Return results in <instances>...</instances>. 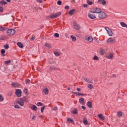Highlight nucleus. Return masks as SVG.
I'll return each instance as SVG.
<instances>
[{
  "instance_id": "obj_28",
  "label": "nucleus",
  "mask_w": 127,
  "mask_h": 127,
  "mask_svg": "<svg viewBox=\"0 0 127 127\" xmlns=\"http://www.w3.org/2000/svg\"><path fill=\"white\" fill-rule=\"evenodd\" d=\"M0 3L1 4V5H3V4H6V3H7V2H6V1H4V0H2V1H0Z\"/></svg>"
},
{
  "instance_id": "obj_40",
  "label": "nucleus",
  "mask_w": 127,
  "mask_h": 127,
  "mask_svg": "<svg viewBox=\"0 0 127 127\" xmlns=\"http://www.w3.org/2000/svg\"><path fill=\"white\" fill-rule=\"evenodd\" d=\"M37 106H38V107H39V106H43V104H42V103L41 102H38L37 103Z\"/></svg>"
},
{
  "instance_id": "obj_62",
  "label": "nucleus",
  "mask_w": 127,
  "mask_h": 127,
  "mask_svg": "<svg viewBox=\"0 0 127 127\" xmlns=\"http://www.w3.org/2000/svg\"><path fill=\"white\" fill-rule=\"evenodd\" d=\"M35 116H33L32 118V120H35Z\"/></svg>"
},
{
  "instance_id": "obj_44",
  "label": "nucleus",
  "mask_w": 127,
  "mask_h": 127,
  "mask_svg": "<svg viewBox=\"0 0 127 127\" xmlns=\"http://www.w3.org/2000/svg\"><path fill=\"white\" fill-rule=\"evenodd\" d=\"M57 4L59 5H61V4H62V1L61 0H58L57 2Z\"/></svg>"
},
{
  "instance_id": "obj_46",
  "label": "nucleus",
  "mask_w": 127,
  "mask_h": 127,
  "mask_svg": "<svg viewBox=\"0 0 127 127\" xmlns=\"http://www.w3.org/2000/svg\"><path fill=\"white\" fill-rule=\"evenodd\" d=\"M1 54H4L5 53V50L4 49L1 50Z\"/></svg>"
},
{
  "instance_id": "obj_50",
  "label": "nucleus",
  "mask_w": 127,
  "mask_h": 127,
  "mask_svg": "<svg viewBox=\"0 0 127 127\" xmlns=\"http://www.w3.org/2000/svg\"><path fill=\"white\" fill-rule=\"evenodd\" d=\"M37 2H38L39 3H42V0H36Z\"/></svg>"
},
{
  "instance_id": "obj_52",
  "label": "nucleus",
  "mask_w": 127,
  "mask_h": 127,
  "mask_svg": "<svg viewBox=\"0 0 127 127\" xmlns=\"http://www.w3.org/2000/svg\"><path fill=\"white\" fill-rule=\"evenodd\" d=\"M65 9H69V8H70V7L68 5H66L64 7Z\"/></svg>"
},
{
  "instance_id": "obj_9",
  "label": "nucleus",
  "mask_w": 127,
  "mask_h": 127,
  "mask_svg": "<svg viewBox=\"0 0 127 127\" xmlns=\"http://www.w3.org/2000/svg\"><path fill=\"white\" fill-rule=\"evenodd\" d=\"M15 95L17 96V97H21V90L16 89L15 91Z\"/></svg>"
},
{
  "instance_id": "obj_1",
  "label": "nucleus",
  "mask_w": 127,
  "mask_h": 127,
  "mask_svg": "<svg viewBox=\"0 0 127 127\" xmlns=\"http://www.w3.org/2000/svg\"><path fill=\"white\" fill-rule=\"evenodd\" d=\"M60 15H61V12H58L55 14L52 13L51 15L47 17V18H57V17H59Z\"/></svg>"
},
{
  "instance_id": "obj_16",
  "label": "nucleus",
  "mask_w": 127,
  "mask_h": 127,
  "mask_svg": "<svg viewBox=\"0 0 127 127\" xmlns=\"http://www.w3.org/2000/svg\"><path fill=\"white\" fill-rule=\"evenodd\" d=\"M43 93H44V94L45 95H48V93H49V90H48V88H46V89L43 90Z\"/></svg>"
},
{
  "instance_id": "obj_41",
  "label": "nucleus",
  "mask_w": 127,
  "mask_h": 127,
  "mask_svg": "<svg viewBox=\"0 0 127 127\" xmlns=\"http://www.w3.org/2000/svg\"><path fill=\"white\" fill-rule=\"evenodd\" d=\"M24 91L26 95H28V92L27 89H24Z\"/></svg>"
},
{
  "instance_id": "obj_2",
  "label": "nucleus",
  "mask_w": 127,
  "mask_h": 127,
  "mask_svg": "<svg viewBox=\"0 0 127 127\" xmlns=\"http://www.w3.org/2000/svg\"><path fill=\"white\" fill-rule=\"evenodd\" d=\"M91 13H97L99 14L102 11V9L100 8L96 7L93 8L92 10L89 11Z\"/></svg>"
},
{
  "instance_id": "obj_53",
  "label": "nucleus",
  "mask_w": 127,
  "mask_h": 127,
  "mask_svg": "<svg viewBox=\"0 0 127 127\" xmlns=\"http://www.w3.org/2000/svg\"><path fill=\"white\" fill-rule=\"evenodd\" d=\"M105 29L106 30L107 32H108V30H109V29H110V28H109L108 27H105Z\"/></svg>"
},
{
  "instance_id": "obj_33",
  "label": "nucleus",
  "mask_w": 127,
  "mask_h": 127,
  "mask_svg": "<svg viewBox=\"0 0 127 127\" xmlns=\"http://www.w3.org/2000/svg\"><path fill=\"white\" fill-rule=\"evenodd\" d=\"M10 63H11V61L10 60H9L8 61L4 62L5 65H7L8 64H9Z\"/></svg>"
},
{
  "instance_id": "obj_35",
  "label": "nucleus",
  "mask_w": 127,
  "mask_h": 127,
  "mask_svg": "<svg viewBox=\"0 0 127 127\" xmlns=\"http://www.w3.org/2000/svg\"><path fill=\"white\" fill-rule=\"evenodd\" d=\"M45 46H46V47H48V48H51V45L47 43L45 44Z\"/></svg>"
},
{
  "instance_id": "obj_7",
  "label": "nucleus",
  "mask_w": 127,
  "mask_h": 127,
  "mask_svg": "<svg viewBox=\"0 0 127 127\" xmlns=\"http://www.w3.org/2000/svg\"><path fill=\"white\" fill-rule=\"evenodd\" d=\"M107 43H115L116 42V38L114 37L113 38H110L108 40H107Z\"/></svg>"
},
{
  "instance_id": "obj_59",
  "label": "nucleus",
  "mask_w": 127,
  "mask_h": 127,
  "mask_svg": "<svg viewBox=\"0 0 127 127\" xmlns=\"http://www.w3.org/2000/svg\"><path fill=\"white\" fill-rule=\"evenodd\" d=\"M81 108H82V109H83V110H86V107H85V106H82Z\"/></svg>"
},
{
  "instance_id": "obj_13",
  "label": "nucleus",
  "mask_w": 127,
  "mask_h": 127,
  "mask_svg": "<svg viewBox=\"0 0 127 127\" xmlns=\"http://www.w3.org/2000/svg\"><path fill=\"white\" fill-rule=\"evenodd\" d=\"M98 117L99 118V119H100L101 121H104L105 119V118L104 117V116L102 114H98Z\"/></svg>"
},
{
  "instance_id": "obj_51",
  "label": "nucleus",
  "mask_w": 127,
  "mask_h": 127,
  "mask_svg": "<svg viewBox=\"0 0 127 127\" xmlns=\"http://www.w3.org/2000/svg\"><path fill=\"white\" fill-rule=\"evenodd\" d=\"M53 111H56L57 110H58V108L57 107H54L53 108Z\"/></svg>"
},
{
  "instance_id": "obj_20",
  "label": "nucleus",
  "mask_w": 127,
  "mask_h": 127,
  "mask_svg": "<svg viewBox=\"0 0 127 127\" xmlns=\"http://www.w3.org/2000/svg\"><path fill=\"white\" fill-rule=\"evenodd\" d=\"M87 106L89 108V109H92V102L88 101L87 103Z\"/></svg>"
},
{
  "instance_id": "obj_23",
  "label": "nucleus",
  "mask_w": 127,
  "mask_h": 127,
  "mask_svg": "<svg viewBox=\"0 0 127 127\" xmlns=\"http://www.w3.org/2000/svg\"><path fill=\"white\" fill-rule=\"evenodd\" d=\"M66 123H67V124H70V123H74V121L70 118H68L66 120Z\"/></svg>"
},
{
  "instance_id": "obj_22",
  "label": "nucleus",
  "mask_w": 127,
  "mask_h": 127,
  "mask_svg": "<svg viewBox=\"0 0 127 127\" xmlns=\"http://www.w3.org/2000/svg\"><path fill=\"white\" fill-rule=\"evenodd\" d=\"M105 52H106V51H105V50L101 49L100 50L99 53H100V55H104V54H105Z\"/></svg>"
},
{
  "instance_id": "obj_14",
  "label": "nucleus",
  "mask_w": 127,
  "mask_h": 127,
  "mask_svg": "<svg viewBox=\"0 0 127 127\" xmlns=\"http://www.w3.org/2000/svg\"><path fill=\"white\" fill-rule=\"evenodd\" d=\"M75 11L76 10H75V9H72L69 10L68 14H69V15H73V14L75 13Z\"/></svg>"
},
{
  "instance_id": "obj_24",
  "label": "nucleus",
  "mask_w": 127,
  "mask_h": 127,
  "mask_svg": "<svg viewBox=\"0 0 127 127\" xmlns=\"http://www.w3.org/2000/svg\"><path fill=\"white\" fill-rule=\"evenodd\" d=\"M7 30V28H3L2 26L0 27V31H5Z\"/></svg>"
},
{
  "instance_id": "obj_29",
  "label": "nucleus",
  "mask_w": 127,
  "mask_h": 127,
  "mask_svg": "<svg viewBox=\"0 0 127 127\" xmlns=\"http://www.w3.org/2000/svg\"><path fill=\"white\" fill-rule=\"evenodd\" d=\"M31 109L33 110V111H37V107L35 105H33V107H31Z\"/></svg>"
},
{
  "instance_id": "obj_57",
  "label": "nucleus",
  "mask_w": 127,
  "mask_h": 127,
  "mask_svg": "<svg viewBox=\"0 0 127 127\" xmlns=\"http://www.w3.org/2000/svg\"><path fill=\"white\" fill-rule=\"evenodd\" d=\"M83 6H84V7H88V4H83Z\"/></svg>"
},
{
  "instance_id": "obj_43",
  "label": "nucleus",
  "mask_w": 127,
  "mask_h": 127,
  "mask_svg": "<svg viewBox=\"0 0 127 127\" xmlns=\"http://www.w3.org/2000/svg\"><path fill=\"white\" fill-rule=\"evenodd\" d=\"M45 109V106H44L42 108H41V113H43Z\"/></svg>"
},
{
  "instance_id": "obj_18",
  "label": "nucleus",
  "mask_w": 127,
  "mask_h": 127,
  "mask_svg": "<svg viewBox=\"0 0 127 127\" xmlns=\"http://www.w3.org/2000/svg\"><path fill=\"white\" fill-rule=\"evenodd\" d=\"M84 81L86 83H91V84H93V81L92 80H90L89 78H84Z\"/></svg>"
},
{
  "instance_id": "obj_3",
  "label": "nucleus",
  "mask_w": 127,
  "mask_h": 127,
  "mask_svg": "<svg viewBox=\"0 0 127 127\" xmlns=\"http://www.w3.org/2000/svg\"><path fill=\"white\" fill-rule=\"evenodd\" d=\"M26 100V97H23V98H20V101L18 100L17 103L18 105H20L21 107H23L24 106V102Z\"/></svg>"
},
{
  "instance_id": "obj_49",
  "label": "nucleus",
  "mask_w": 127,
  "mask_h": 127,
  "mask_svg": "<svg viewBox=\"0 0 127 127\" xmlns=\"http://www.w3.org/2000/svg\"><path fill=\"white\" fill-rule=\"evenodd\" d=\"M3 11V7L0 6V12H2Z\"/></svg>"
},
{
  "instance_id": "obj_32",
  "label": "nucleus",
  "mask_w": 127,
  "mask_h": 127,
  "mask_svg": "<svg viewBox=\"0 0 127 127\" xmlns=\"http://www.w3.org/2000/svg\"><path fill=\"white\" fill-rule=\"evenodd\" d=\"M77 109H74L72 111V114L73 115H77L78 114V111H77Z\"/></svg>"
},
{
  "instance_id": "obj_56",
  "label": "nucleus",
  "mask_w": 127,
  "mask_h": 127,
  "mask_svg": "<svg viewBox=\"0 0 127 127\" xmlns=\"http://www.w3.org/2000/svg\"><path fill=\"white\" fill-rule=\"evenodd\" d=\"M77 92H81V88H77Z\"/></svg>"
},
{
  "instance_id": "obj_34",
  "label": "nucleus",
  "mask_w": 127,
  "mask_h": 127,
  "mask_svg": "<svg viewBox=\"0 0 127 127\" xmlns=\"http://www.w3.org/2000/svg\"><path fill=\"white\" fill-rule=\"evenodd\" d=\"M83 123L84 125H88V120H87V119H84Z\"/></svg>"
},
{
  "instance_id": "obj_38",
  "label": "nucleus",
  "mask_w": 127,
  "mask_h": 127,
  "mask_svg": "<svg viewBox=\"0 0 127 127\" xmlns=\"http://www.w3.org/2000/svg\"><path fill=\"white\" fill-rule=\"evenodd\" d=\"M3 97L1 94H0V102H3Z\"/></svg>"
},
{
  "instance_id": "obj_11",
  "label": "nucleus",
  "mask_w": 127,
  "mask_h": 127,
  "mask_svg": "<svg viewBox=\"0 0 127 127\" xmlns=\"http://www.w3.org/2000/svg\"><path fill=\"white\" fill-rule=\"evenodd\" d=\"M85 40L86 41H88V42H92L93 40V39L92 37L89 36V37H86L85 38Z\"/></svg>"
},
{
  "instance_id": "obj_26",
  "label": "nucleus",
  "mask_w": 127,
  "mask_h": 127,
  "mask_svg": "<svg viewBox=\"0 0 127 127\" xmlns=\"http://www.w3.org/2000/svg\"><path fill=\"white\" fill-rule=\"evenodd\" d=\"M54 54L55 55V56H56L57 57H58L59 56H60V53H59V52L55 51L54 52Z\"/></svg>"
},
{
  "instance_id": "obj_42",
  "label": "nucleus",
  "mask_w": 127,
  "mask_h": 127,
  "mask_svg": "<svg viewBox=\"0 0 127 127\" xmlns=\"http://www.w3.org/2000/svg\"><path fill=\"white\" fill-rule=\"evenodd\" d=\"M5 49H8L9 48V46L8 45H5L4 46Z\"/></svg>"
},
{
  "instance_id": "obj_63",
  "label": "nucleus",
  "mask_w": 127,
  "mask_h": 127,
  "mask_svg": "<svg viewBox=\"0 0 127 127\" xmlns=\"http://www.w3.org/2000/svg\"><path fill=\"white\" fill-rule=\"evenodd\" d=\"M39 118L40 119H42V115H40V116H39Z\"/></svg>"
},
{
  "instance_id": "obj_37",
  "label": "nucleus",
  "mask_w": 127,
  "mask_h": 127,
  "mask_svg": "<svg viewBox=\"0 0 127 127\" xmlns=\"http://www.w3.org/2000/svg\"><path fill=\"white\" fill-rule=\"evenodd\" d=\"M50 70H54L58 69V68L54 66H50Z\"/></svg>"
},
{
  "instance_id": "obj_30",
  "label": "nucleus",
  "mask_w": 127,
  "mask_h": 127,
  "mask_svg": "<svg viewBox=\"0 0 127 127\" xmlns=\"http://www.w3.org/2000/svg\"><path fill=\"white\" fill-rule=\"evenodd\" d=\"M88 88L89 89H90V90H92V89H93V88H94V86L93 85V84H89L87 86Z\"/></svg>"
},
{
  "instance_id": "obj_15",
  "label": "nucleus",
  "mask_w": 127,
  "mask_h": 127,
  "mask_svg": "<svg viewBox=\"0 0 127 127\" xmlns=\"http://www.w3.org/2000/svg\"><path fill=\"white\" fill-rule=\"evenodd\" d=\"M101 4H103V5H105V4H107V1L106 0H98V2H101Z\"/></svg>"
},
{
  "instance_id": "obj_10",
  "label": "nucleus",
  "mask_w": 127,
  "mask_h": 127,
  "mask_svg": "<svg viewBox=\"0 0 127 127\" xmlns=\"http://www.w3.org/2000/svg\"><path fill=\"white\" fill-rule=\"evenodd\" d=\"M87 16L90 18V19H95V18H96V15L94 14L88 13Z\"/></svg>"
},
{
  "instance_id": "obj_8",
  "label": "nucleus",
  "mask_w": 127,
  "mask_h": 127,
  "mask_svg": "<svg viewBox=\"0 0 127 127\" xmlns=\"http://www.w3.org/2000/svg\"><path fill=\"white\" fill-rule=\"evenodd\" d=\"M73 28L75 29V30H79L81 29V26L79 25V24H76V23H73Z\"/></svg>"
},
{
  "instance_id": "obj_61",
  "label": "nucleus",
  "mask_w": 127,
  "mask_h": 127,
  "mask_svg": "<svg viewBox=\"0 0 127 127\" xmlns=\"http://www.w3.org/2000/svg\"><path fill=\"white\" fill-rule=\"evenodd\" d=\"M54 63H56V62L55 61H53L52 63L50 62V64H54Z\"/></svg>"
},
{
  "instance_id": "obj_12",
  "label": "nucleus",
  "mask_w": 127,
  "mask_h": 127,
  "mask_svg": "<svg viewBox=\"0 0 127 127\" xmlns=\"http://www.w3.org/2000/svg\"><path fill=\"white\" fill-rule=\"evenodd\" d=\"M11 86H12L14 88H18V87H19V86H20V84L19 83L13 82L11 83Z\"/></svg>"
},
{
  "instance_id": "obj_45",
  "label": "nucleus",
  "mask_w": 127,
  "mask_h": 127,
  "mask_svg": "<svg viewBox=\"0 0 127 127\" xmlns=\"http://www.w3.org/2000/svg\"><path fill=\"white\" fill-rule=\"evenodd\" d=\"M15 109H20V107L18 106V105H14Z\"/></svg>"
},
{
  "instance_id": "obj_60",
  "label": "nucleus",
  "mask_w": 127,
  "mask_h": 127,
  "mask_svg": "<svg viewBox=\"0 0 127 127\" xmlns=\"http://www.w3.org/2000/svg\"><path fill=\"white\" fill-rule=\"evenodd\" d=\"M34 39H35V37H33L30 39V40L32 41V40H34Z\"/></svg>"
},
{
  "instance_id": "obj_64",
  "label": "nucleus",
  "mask_w": 127,
  "mask_h": 127,
  "mask_svg": "<svg viewBox=\"0 0 127 127\" xmlns=\"http://www.w3.org/2000/svg\"><path fill=\"white\" fill-rule=\"evenodd\" d=\"M7 2H10V0H5Z\"/></svg>"
},
{
  "instance_id": "obj_39",
  "label": "nucleus",
  "mask_w": 127,
  "mask_h": 127,
  "mask_svg": "<svg viewBox=\"0 0 127 127\" xmlns=\"http://www.w3.org/2000/svg\"><path fill=\"white\" fill-rule=\"evenodd\" d=\"M87 3H88V4H89V5H92V4H93V2H92L89 0H87Z\"/></svg>"
},
{
  "instance_id": "obj_48",
  "label": "nucleus",
  "mask_w": 127,
  "mask_h": 127,
  "mask_svg": "<svg viewBox=\"0 0 127 127\" xmlns=\"http://www.w3.org/2000/svg\"><path fill=\"white\" fill-rule=\"evenodd\" d=\"M72 94H74V95H76V96H79L80 93H79V92H72Z\"/></svg>"
},
{
  "instance_id": "obj_4",
  "label": "nucleus",
  "mask_w": 127,
  "mask_h": 127,
  "mask_svg": "<svg viewBox=\"0 0 127 127\" xmlns=\"http://www.w3.org/2000/svg\"><path fill=\"white\" fill-rule=\"evenodd\" d=\"M108 15L106 14V12H102V11L98 14V17H99L101 19H105V18H107Z\"/></svg>"
},
{
  "instance_id": "obj_58",
  "label": "nucleus",
  "mask_w": 127,
  "mask_h": 127,
  "mask_svg": "<svg viewBox=\"0 0 127 127\" xmlns=\"http://www.w3.org/2000/svg\"><path fill=\"white\" fill-rule=\"evenodd\" d=\"M112 77H113V78H116L117 77V75H116V74H113L112 75Z\"/></svg>"
},
{
  "instance_id": "obj_36",
  "label": "nucleus",
  "mask_w": 127,
  "mask_h": 127,
  "mask_svg": "<svg viewBox=\"0 0 127 127\" xmlns=\"http://www.w3.org/2000/svg\"><path fill=\"white\" fill-rule=\"evenodd\" d=\"M93 60H96L97 61H98V60H99V57L97 56H94L93 58Z\"/></svg>"
},
{
  "instance_id": "obj_21",
  "label": "nucleus",
  "mask_w": 127,
  "mask_h": 127,
  "mask_svg": "<svg viewBox=\"0 0 127 127\" xmlns=\"http://www.w3.org/2000/svg\"><path fill=\"white\" fill-rule=\"evenodd\" d=\"M120 24L122 27H126V28H127V24H126V23L124 22H120Z\"/></svg>"
},
{
  "instance_id": "obj_47",
  "label": "nucleus",
  "mask_w": 127,
  "mask_h": 127,
  "mask_svg": "<svg viewBox=\"0 0 127 127\" xmlns=\"http://www.w3.org/2000/svg\"><path fill=\"white\" fill-rule=\"evenodd\" d=\"M54 36L55 37H59V34L56 33L54 34Z\"/></svg>"
},
{
  "instance_id": "obj_54",
  "label": "nucleus",
  "mask_w": 127,
  "mask_h": 127,
  "mask_svg": "<svg viewBox=\"0 0 127 127\" xmlns=\"http://www.w3.org/2000/svg\"><path fill=\"white\" fill-rule=\"evenodd\" d=\"M29 82H30V80H29V79L26 80V84L29 83Z\"/></svg>"
},
{
  "instance_id": "obj_31",
  "label": "nucleus",
  "mask_w": 127,
  "mask_h": 127,
  "mask_svg": "<svg viewBox=\"0 0 127 127\" xmlns=\"http://www.w3.org/2000/svg\"><path fill=\"white\" fill-rule=\"evenodd\" d=\"M118 116L119 118H121V117H123V112H119L117 113Z\"/></svg>"
},
{
  "instance_id": "obj_25",
  "label": "nucleus",
  "mask_w": 127,
  "mask_h": 127,
  "mask_svg": "<svg viewBox=\"0 0 127 127\" xmlns=\"http://www.w3.org/2000/svg\"><path fill=\"white\" fill-rule=\"evenodd\" d=\"M79 101L80 104H85V101H84V98H81L79 99Z\"/></svg>"
},
{
  "instance_id": "obj_17",
  "label": "nucleus",
  "mask_w": 127,
  "mask_h": 127,
  "mask_svg": "<svg viewBox=\"0 0 127 127\" xmlns=\"http://www.w3.org/2000/svg\"><path fill=\"white\" fill-rule=\"evenodd\" d=\"M107 33L109 36H113V31L111 29H108L107 31Z\"/></svg>"
},
{
  "instance_id": "obj_6",
  "label": "nucleus",
  "mask_w": 127,
  "mask_h": 127,
  "mask_svg": "<svg viewBox=\"0 0 127 127\" xmlns=\"http://www.w3.org/2000/svg\"><path fill=\"white\" fill-rule=\"evenodd\" d=\"M106 59H109L111 60L112 59H114V54L112 53H109L106 56Z\"/></svg>"
},
{
  "instance_id": "obj_27",
  "label": "nucleus",
  "mask_w": 127,
  "mask_h": 127,
  "mask_svg": "<svg viewBox=\"0 0 127 127\" xmlns=\"http://www.w3.org/2000/svg\"><path fill=\"white\" fill-rule=\"evenodd\" d=\"M70 37H71V38L72 39V41H73V42H75V41H76V37H75L73 35H71L70 36Z\"/></svg>"
},
{
  "instance_id": "obj_55",
  "label": "nucleus",
  "mask_w": 127,
  "mask_h": 127,
  "mask_svg": "<svg viewBox=\"0 0 127 127\" xmlns=\"http://www.w3.org/2000/svg\"><path fill=\"white\" fill-rule=\"evenodd\" d=\"M12 95V92H9L8 93V96H11Z\"/></svg>"
},
{
  "instance_id": "obj_19",
  "label": "nucleus",
  "mask_w": 127,
  "mask_h": 127,
  "mask_svg": "<svg viewBox=\"0 0 127 127\" xmlns=\"http://www.w3.org/2000/svg\"><path fill=\"white\" fill-rule=\"evenodd\" d=\"M17 46H18V47H19V48H21V49H23V45L21 43V42H18L17 43Z\"/></svg>"
},
{
  "instance_id": "obj_5",
  "label": "nucleus",
  "mask_w": 127,
  "mask_h": 127,
  "mask_svg": "<svg viewBox=\"0 0 127 127\" xmlns=\"http://www.w3.org/2000/svg\"><path fill=\"white\" fill-rule=\"evenodd\" d=\"M6 33H7V35H8L9 36L13 35L14 34V33H15V30H14L13 29H9L7 30Z\"/></svg>"
}]
</instances>
